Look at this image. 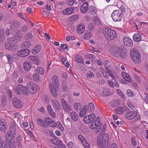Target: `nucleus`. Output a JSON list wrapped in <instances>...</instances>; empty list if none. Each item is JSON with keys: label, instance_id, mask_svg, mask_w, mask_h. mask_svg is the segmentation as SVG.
<instances>
[{"label": "nucleus", "instance_id": "f257e3e1", "mask_svg": "<svg viewBox=\"0 0 148 148\" xmlns=\"http://www.w3.org/2000/svg\"><path fill=\"white\" fill-rule=\"evenodd\" d=\"M40 62L39 58L38 56H29L23 64L24 69L25 71H28L32 68V63L38 65Z\"/></svg>", "mask_w": 148, "mask_h": 148}, {"label": "nucleus", "instance_id": "f03ea898", "mask_svg": "<svg viewBox=\"0 0 148 148\" xmlns=\"http://www.w3.org/2000/svg\"><path fill=\"white\" fill-rule=\"evenodd\" d=\"M52 80L53 83L49 84L50 90L53 96L56 97L57 96L56 92L58 89V79L56 76H54L52 77Z\"/></svg>", "mask_w": 148, "mask_h": 148}, {"label": "nucleus", "instance_id": "7ed1b4c3", "mask_svg": "<svg viewBox=\"0 0 148 148\" xmlns=\"http://www.w3.org/2000/svg\"><path fill=\"white\" fill-rule=\"evenodd\" d=\"M110 50L112 53L114 54L115 56H120L121 58H125L127 56L126 53L124 49L122 47L120 48L113 46L111 47Z\"/></svg>", "mask_w": 148, "mask_h": 148}, {"label": "nucleus", "instance_id": "20e7f679", "mask_svg": "<svg viewBox=\"0 0 148 148\" xmlns=\"http://www.w3.org/2000/svg\"><path fill=\"white\" fill-rule=\"evenodd\" d=\"M105 38L109 40H111L115 39L116 37L115 32L109 28H106L103 32Z\"/></svg>", "mask_w": 148, "mask_h": 148}, {"label": "nucleus", "instance_id": "39448f33", "mask_svg": "<svg viewBox=\"0 0 148 148\" xmlns=\"http://www.w3.org/2000/svg\"><path fill=\"white\" fill-rule=\"evenodd\" d=\"M130 55L132 61L135 64H138L140 62L141 57L139 51L136 49H132Z\"/></svg>", "mask_w": 148, "mask_h": 148}, {"label": "nucleus", "instance_id": "423d86ee", "mask_svg": "<svg viewBox=\"0 0 148 148\" xmlns=\"http://www.w3.org/2000/svg\"><path fill=\"white\" fill-rule=\"evenodd\" d=\"M13 42V38H8L5 42V47L6 49L9 50L14 51L17 50L18 48L17 45L15 44Z\"/></svg>", "mask_w": 148, "mask_h": 148}, {"label": "nucleus", "instance_id": "0eeeda50", "mask_svg": "<svg viewBox=\"0 0 148 148\" xmlns=\"http://www.w3.org/2000/svg\"><path fill=\"white\" fill-rule=\"evenodd\" d=\"M109 139V135L107 133L104 134L102 138L97 141V143L103 148H106Z\"/></svg>", "mask_w": 148, "mask_h": 148}, {"label": "nucleus", "instance_id": "6e6552de", "mask_svg": "<svg viewBox=\"0 0 148 148\" xmlns=\"http://www.w3.org/2000/svg\"><path fill=\"white\" fill-rule=\"evenodd\" d=\"M27 87L29 91L32 93L39 91L40 89L39 86L32 82H29L27 84Z\"/></svg>", "mask_w": 148, "mask_h": 148}, {"label": "nucleus", "instance_id": "1a4fd4ad", "mask_svg": "<svg viewBox=\"0 0 148 148\" xmlns=\"http://www.w3.org/2000/svg\"><path fill=\"white\" fill-rule=\"evenodd\" d=\"M121 12L118 10H114L112 14V17L114 21H119L121 20Z\"/></svg>", "mask_w": 148, "mask_h": 148}, {"label": "nucleus", "instance_id": "9d476101", "mask_svg": "<svg viewBox=\"0 0 148 148\" xmlns=\"http://www.w3.org/2000/svg\"><path fill=\"white\" fill-rule=\"evenodd\" d=\"M50 141L52 143L55 145L54 148H66L61 140L57 139H51Z\"/></svg>", "mask_w": 148, "mask_h": 148}, {"label": "nucleus", "instance_id": "9b49d317", "mask_svg": "<svg viewBox=\"0 0 148 148\" xmlns=\"http://www.w3.org/2000/svg\"><path fill=\"white\" fill-rule=\"evenodd\" d=\"M93 116L92 114L86 116L84 118V121L86 123H90L95 121V116L94 114H93Z\"/></svg>", "mask_w": 148, "mask_h": 148}, {"label": "nucleus", "instance_id": "f8f14e48", "mask_svg": "<svg viewBox=\"0 0 148 148\" xmlns=\"http://www.w3.org/2000/svg\"><path fill=\"white\" fill-rule=\"evenodd\" d=\"M12 103L14 106L16 108H21L23 106L21 101L18 99L14 98L13 100Z\"/></svg>", "mask_w": 148, "mask_h": 148}, {"label": "nucleus", "instance_id": "ddd939ff", "mask_svg": "<svg viewBox=\"0 0 148 148\" xmlns=\"http://www.w3.org/2000/svg\"><path fill=\"white\" fill-rule=\"evenodd\" d=\"M30 51L28 49H25L19 51L18 55L21 57H25L29 54Z\"/></svg>", "mask_w": 148, "mask_h": 148}, {"label": "nucleus", "instance_id": "4468645a", "mask_svg": "<svg viewBox=\"0 0 148 148\" xmlns=\"http://www.w3.org/2000/svg\"><path fill=\"white\" fill-rule=\"evenodd\" d=\"M137 114V112L136 111H129L126 114L125 118L127 119H131L135 117Z\"/></svg>", "mask_w": 148, "mask_h": 148}, {"label": "nucleus", "instance_id": "2eb2a0df", "mask_svg": "<svg viewBox=\"0 0 148 148\" xmlns=\"http://www.w3.org/2000/svg\"><path fill=\"white\" fill-rule=\"evenodd\" d=\"M45 123L49 125L52 127H55L56 125V123L53 120L49 117H47L44 120Z\"/></svg>", "mask_w": 148, "mask_h": 148}, {"label": "nucleus", "instance_id": "dca6fc26", "mask_svg": "<svg viewBox=\"0 0 148 148\" xmlns=\"http://www.w3.org/2000/svg\"><path fill=\"white\" fill-rule=\"evenodd\" d=\"M20 25L18 21L14 22L10 26V28L11 31H15L17 30Z\"/></svg>", "mask_w": 148, "mask_h": 148}, {"label": "nucleus", "instance_id": "f3484780", "mask_svg": "<svg viewBox=\"0 0 148 148\" xmlns=\"http://www.w3.org/2000/svg\"><path fill=\"white\" fill-rule=\"evenodd\" d=\"M97 119L95 120L93 123H92L90 125V129L94 130L96 129L99 124L100 121L99 117L97 118Z\"/></svg>", "mask_w": 148, "mask_h": 148}, {"label": "nucleus", "instance_id": "a211bd4d", "mask_svg": "<svg viewBox=\"0 0 148 148\" xmlns=\"http://www.w3.org/2000/svg\"><path fill=\"white\" fill-rule=\"evenodd\" d=\"M123 42L125 45L128 47H131L133 45L132 40L128 37H125L123 39Z\"/></svg>", "mask_w": 148, "mask_h": 148}, {"label": "nucleus", "instance_id": "6ab92c4d", "mask_svg": "<svg viewBox=\"0 0 148 148\" xmlns=\"http://www.w3.org/2000/svg\"><path fill=\"white\" fill-rule=\"evenodd\" d=\"M16 131H9L7 132L6 135V138H8V140L10 138L14 139L16 136Z\"/></svg>", "mask_w": 148, "mask_h": 148}, {"label": "nucleus", "instance_id": "aec40b11", "mask_svg": "<svg viewBox=\"0 0 148 148\" xmlns=\"http://www.w3.org/2000/svg\"><path fill=\"white\" fill-rule=\"evenodd\" d=\"M7 145L9 148H15V142L13 140V139L10 138L8 140L6 138Z\"/></svg>", "mask_w": 148, "mask_h": 148}, {"label": "nucleus", "instance_id": "412c9836", "mask_svg": "<svg viewBox=\"0 0 148 148\" xmlns=\"http://www.w3.org/2000/svg\"><path fill=\"white\" fill-rule=\"evenodd\" d=\"M61 101L62 106L64 111L66 112L69 111V110H70V107L63 99L62 98L61 99Z\"/></svg>", "mask_w": 148, "mask_h": 148}, {"label": "nucleus", "instance_id": "4be33fe9", "mask_svg": "<svg viewBox=\"0 0 148 148\" xmlns=\"http://www.w3.org/2000/svg\"><path fill=\"white\" fill-rule=\"evenodd\" d=\"M18 87L24 95H27L29 94V92L27 90L26 87L25 86L19 84L18 85Z\"/></svg>", "mask_w": 148, "mask_h": 148}, {"label": "nucleus", "instance_id": "5701e85b", "mask_svg": "<svg viewBox=\"0 0 148 148\" xmlns=\"http://www.w3.org/2000/svg\"><path fill=\"white\" fill-rule=\"evenodd\" d=\"M74 7H70L64 10L63 11L64 14L69 15L72 14L74 11Z\"/></svg>", "mask_w": 148, "mask_h": 148}, {"label": "nucleus", "instance_id": "b1692460", "mask_svg": "<svg viewBox=\"0 0 148 148\" xmlns=\"http://www.w3.org/2000/svg\"><path fill=\"white\" fill-rule=\"evenodd\" d=\"M6 124L3 119L1 120L0 121V130L1 131H4L6 130L7 128L6 127Z\"/></svg>", "mask_w": 148, "mask_h": 148}, {"label": "nucleus", "instance_id": "393cba45", "mask_svg": "<svg viewBox=\"0 0 148 148\" xmlns=\"http://www.w3.org/2000/svg\"><path fill=\"white\" fill-rule=\"evenodd\" d=\"M88 3L87 2H84L80 8L81 12L83 13H85L88 10Z\"/></svg>", "mask_w": 148, "mask_h": 148}, {"label": "nucleus", "instance_id": "a878e982", "mask_svg": "<svg viewBox=\"0 0 148 148\" xmlns=\"http://www.w3.org/2000/svg\"><path fill=\"white\" fill-rule=\"evenodd\" d=\"M52 104L53 107L58 110H60L61 108V106L59 103L56 100L52 101Z\"/></svg>", "mask_w": 148, "mask_h": 148}, {"label": "nucleus", "instance_id": "bb28decb", "mask_svg": "<svg viewBox=\"0 0 148 148\" xmlns=\"http://www.w3.org/2000/svg\"><path fill=\"white\" fill-rule=\"evenodd\" d=\"M142 36L138 34H135L133 36V40L136 42H139L141 41Z\"/></svg>", "mask_w": 148, "mask_h": 148}, {"label": "nucleus", "instance_id": "cd10ccee", "mask_svg": "<svg viewBox=\"0 0 148 148\" xmlns=\"http://www.w3.org/2000/svg\"><path fill=\"white\" fill-rule=\"evenodd\" d=\"M41 49V46L40 45H38L35 47L32 51V53L35 55L37 54L40 50Z\"/></svg>", "mask_w": 148, "mask_h": 148}, {"label": "nucleus", "instance_id": "c85d7f7f", "mask_svg": "<svg viewBox=\"0 0 148 148\" xmlns=\"http://www.w3.org/2000/svg\"><path fill=\"white\" fill-rule=\"evenodd\" d=\"M122 75L123 77L127 82H130L131 81V78L129 75L125 72H123Z\"/></svg>", "mask_w": 148, "mask_h": 148}, {"label": "nucleus", "instance_id": "c756f323", "mask_svg": "<svg viewBox=\"0 0 148 148\" xmlns=\"http://www.w3.org/2000/svg\"><path fill=\"white\" fill-rule=\"evenodd\" d=\"M1 102L2 106L4 107L6 106L7 103V101L5 96H2L1 98Z\"/></svg>", "mask_w": 148, "mask_h": 148}, {"label": "nucleus", "instance_id": "7c9ffc66", "mask_svg": "<svg viewBox=\"0 0 148 148\" xmlns=\"http://www.w3.org/2000/svg\"><path fill=\"white\" fill-rule=\"evenodd\" d=\"M36 121L38 125L42 127H46L47 125L45 124L44 121L41 119H37Z\"/></svg>", "mask_w": 148, "mask_h": 148}, {"label": "nucleus", "instance_id": "2f4dec72", "mask_svg": "<svg viewBox=\"0 0 148 148\" xmlns=\"http://www.w3.org/2000/svg\"><path fill=\"white\" fill-rule=\"evenodd\" d=\"M71 115L72 119L75 121H77L78 119V115L75 112H72L71 113Z\"/></svg>", "mask_w": 148, "mask_h": 148}, {"label": "nucleus", "instance_id": "473e14b6", "mask_svg": "<svg viewBox=\"0 0 148 148\" xmlns=\"http://www.w3.org/2000/svg\"><path fill=\"white\" fill-rule=\"evenodd\" d=\"M35 71L36 73L40 75H42L44 73V69L41 67L37 68L35 69Z\"/></svg>", "mask_w": 148, "mask_h": 148}, {"label": "nucleus", "instance_id": "72a5a7b5", "mask_svg": "<svg viewBox=\"0 0 148 148\" xmlns=\"http://www.w3.org/2000/svg\"><path fill=\"white\" fill-rule=\"evenodd\" d=\"M61 87L62 88V91L65 92L66 91L67 87V84L66 81H64L62 82Z\"/></svg>", "mask_w": 148, "mask_h": 148}, {"label": "nucleus", "instance_id": "f704fd0d", "mask_svg": "<svg viewBox=\"0 0 148 148\" xmlns=\"http://www.w3.org/2000/svg\"><path fill=\"white\" fill-rule=\"evenodd\" d=\"M77 30L79 33L82 34L84 32L85 28L82 26L78 25L77 27Z\"/></svg>", "mask_w": 148, "mask_h": 148}, {"label": "nucleus", "instance_id": "c9c22d12", "mask_svg": "<svg viewBox=\"0 0 148 148\" xmlns=\"http://www.w3.org/2000/svg\"><path fill=\"white\" fill-rule=\"evenodd\" d=\"M5 56L8 60V63L10 64H12L13 62L12 56L8 53L6 54Z\"/></svg>", "mask_w": 148, "mask_h": 148}, {"label": "nucleus", "instance_id": "e433bc0d", "mask_svg": "<svg viewBox=\"0 0 148 148\" xmlns=\"http://www.w3.org/2000/svg\"><path fill=\"white\" fill-rule=\"evenodd\" d=\"M47 108L49 113L52 117H54L55 113L53 112V109L51 106L48 105L47 106Z\"/></svg>", "mask_w": 148, "mask_h": 148}, {"label": "nucleus", "instance_id": "4c0bfd02", "mask_svg": "<svg viewBox=\"0 0 148 148\" xmlns=\"http://www.w3.org/2000/svg\"><path fill=\"white\" fill-rule=\"evenodd\" d=\"M75 60L78 63L83 64L84 63V61L81 56H77L75 57Z\"/></svg>", "mask_w": 148, "mask_h": 148}, {"label": "nucleus", "instance_id": "58836bf2", "mask_svg": "<svg viewBox=\"0 0 148 148\" xmlns=\"http://www.w3.org/2000/svg\"><path fill=\"white\" fill-rule=\"evenodd\" d=\"M13 38V42L15 43L20 41L21 39L20 36L18 34L15 35Z\"/></svg>", "mask_w": 148, "mask_h": 148}, {"label": "nucleus", "instance_id": "ea45409f", "mask_svg": "<svg viewBox=\"0 0 148 148\" xmlns=\"http://www.w3.org/2000/svg\"><path fill=\"white\" fill-rule=\"evenodd\" d=\"M91 32L90 31H88V30L86 31L84 35V38L85 39H88L91 37Z\"/></svg>", "mask_w": 148, "mask_h": 148}, {"label": "nucleus", "instance_id": "a19ab883", "mask_svg": "<svg viewBox=\"0 0 148 148\" xmlns=\"http://www.w3.org/2000/svg\"><path fill=\"white\" fill-rule=\"evenodd\" d=\"M115 110L117 113L119 114H122L123 112V108L121 107L116 108Z\"/></svg>", "mask_w": 148, "mask_h": 148}, {"label": "nucleus", "instance_id": "79ce46f5", "mask_svg": "<svg viewBox=\"0 0 148 148\" xmlns=\"http://www.w3.org/2000/svg\"><path fill=\"white\" fill-rule=\"evenodd\" d=\"M116 82V81L114 79H112L111 81L108 80V84L112 88H113L114 84V82Z\"/></svg>", "mask_w": 148, "mask_h": 148}, {"label": "nucleus", "instance_id": "37998d69", "mask_svg": "<svg viewBox=\"0 0 148 148\" xmlns=\"http://www.w3.org/2000/svg\"><path fill=\"white\" fill-rule=\"evenodd\" d=\"M9 131H16V126L14 123H11Z\"/></svg>", "mask_w": 148, "mask_h": 148}, {"label": "nucleus", "instance_id": "c03bdc74", "mask_svg": "<svg viewBox=\"0 0 148 148\" xmlns=\"http://www.w3.org/2000/svg\"><path fill=\"white\" fill-rule=\"evenodd\" d=\"M121 105V102L119 101L116 100L113 101L112 106L113 107H116Z\"/></svg>", "mask_w": 148, "mask_h": 148}, {"label": "nucleus", "instance_id": "a18cd8bd", "mask_svg": "<svg viewBox=\"0 0 148 148\" xmlns=\"http://www.w3.org/2000/svg\"><path fill=\"white\" fill-rule=\"evenodd\" d=\"M88 110H89L90 112H92L94 110L95 107L93 103H90L88 105Z\"/></svg>", "mask_w": 148, "mask_h": 148}, {"label": "nucleus", "instance_id": "49530a36", "mask_svg": "<svg viewBox=\"0 0 148 148\" xmlns=\"http://www.w3.org/2000/svg\"><path fill=\"white\" fill-rule=\"evenodd\" d=\"M75 0H68L66 4L68 6H71L73 5L74 2L76 4L77 3V2H75Z\"/></svg>", "mask_w": 148, "mask_h": 148}, {"label": "nucleus", "instance_id": "de8ad7c7", "mask_svg": "<svg viewBox=\"0 0 148 148\" xmlns=\"http://www.w3.org/2000/svg\"><path fill=\"white\" fill-rule=\"evenodd\" d=\"M31 44L29 42L27 41L23 43L22 45L25 48H29L31 46Z\"/></svg>", "mask_w": 148, "mask_h": 148}, {"label": "nucleus", "instance_id": "09e8293b", "mask_svg": "<svg viewBox=\"0 0 148 148\" xmlns=\"http://www.w3.org/2000/svg\"><path fill=\"white\" fill-rule=\"evenodd\" d=\"M78 18V16L77 15H75L71 16L69 18V20L71 22H73L76 21Z\"/></svg>", "mask_w": 148, "mask_h": 148}, {"label": "nucleus", "instance_id": "8fccbe9b", "mask_svg": "<svg viewBox=\"0 0 148 148\" xmlns=\"http://www.w3.org/2000/svg\"><path fill=\"white\" fill-rule=\"evenodd\" d=\"M97 12L96 10L94 8H92L90 9L89 12L92 15H95Z\"/></svg>", "mask_w": 148, "mask_h": 148}, {"label": "nucleus", "instance_id": "3c124183", "mask_svg": "<svg viewBox=\"0 0 148 148\" xmlns=\"http://www.w3.org/2000/svg\"><path fill=\"white\" fill-rule=\"evenodd\" d=\"M33 77L34 79L36 81L38 82L39 81V75L37 73L33 75Z\"/></svg>", "mask_w": 148, "mask_h": 148}, {"label": "nucleus", "instance_id": "603ef678", "mask_svg": "<svg viewBox=\"0 0 148 148\" xmlns=\"http://www.w3.org/2000/svg\"><path fill=\"white\" fill-rule=\"evenodd\" d=\"M33 37V35L31 33H28L27 35H25V38L26 39L28 40H30Z\"/></svg>", "mask_w": 148, "mask_h": 148}, {"label": "nucleus", "instance_id": "864d4df0", "mask_svg": "<svg viewBox=\"0 0 148 148\" xmlns=\"http://www.w3.org/2000/svg\"><path fill=\"white\" fill-rule=\"evenodd\" d=\"M82 141L81 143L83 145L85 148H89V144L85 140H84V141Z\"/></svg>", "mask_w": 148, "mask_h": 148}, {"label": "nucleus", "instance_id": "5fc2aeb1", "mask_svg": "<svg viewBox=\"0 0 148 148\" xmlns=\"http://www.w3.org/2000/svg\"><path fill=\"white\" fill-rule=\"evenodd\" d=\"M127 94L129 97H133L134 94L133 92L130 89H128L127 90Z\"/></svg>", "mask_w": 148, "mask_h": 148}, {"label": "nucleus", "instance_id": "6e6d98bb", "mask_svg": "<svg viewBox=\"0 0 148 148\" xmlns=\"http://www.w3.org/2000/svg\"><path fill=\"white\" fill-rule=\"evenodd\" d=\"M94 25L92 23L89 24L88 25V28L89 29V30L88 31H90V32H92L94 30Z\"/></svg>", "mask_w": 148, "mask_h": 148}, {"label": "nucleus", "instance_id": "4d7b16f0", "mask_svg": "<svg viewBox=\"0 0 148 148\" xmlns=\"http://www.w3.org/2000/svg\"><path fill=\"white\" fill-rule=\"evenodd\" d=\"M94 75L92 72L91 71H89L87 73V78H90L94 77Z\"/></svg>", "mask_w": 148, "mask_h": 148}, {"label": "nucleus", "instance_id": "13d9d810", "mask_svg": "<svg viewBox=\"0 0 148 148\" xmlns=\"http://www.w3.org/2000/svg\"><path fill=\"white\" fill-rule=\"evenodd\" d=\"M60 47L63 49H65L66 51H68L69 49V48L65 44H62L60 45Z\"/></svg>", "mask_w": 148, "mask_h": 148}, {"label": "nucleus", "instance_id": "bf43d9fd", "mask_svg": "<svg viewBox=\"0 0 148 148\" xmlns=\"http://www.w3.org/2000/svg\"><path fill=\"white\" fill-rule=\"evenodd\" d=\"M74 144L72 141L69 142L67 144V147L69 148H73L74 147Z\"/></svg>", "mask_w": 148, "mask_h": 148}, {"label": "nucleus", "instance_id": "052dcab7", "mask_svg": "<svg viewBox=\"0 0 148 148\" xmlns=\"http://www.w3.org/2000/svg\"><path fill=\"white\" fill-rule=\"evenodd\" d=\"M28 29V27L26 25H25L22 28L21 31L23 33H25L27 31Z\"/></svg>", "mask_w": 148, "mask_h": 148}, {"label": "nucleus", "instance_id": "680f3d73", "mask_svg": "<svg viewBox=\"0 0 148 148\" xmlns=\"http://www.w3.org/2000/svg\"><path fill=\"white\" fill-rule=\"evenodd\" d=\"M4 34L3 30L2 29H0V38L2 39L4 38Z\"/></svg>", "mask_w": 148, "mask_h": 148}, {"label": "nucleus", "instance_id": "e2e57ef3", "mask_svg": "<svg viewBox=\"0 0 148 148\" xmlns=\"http://www.w3.org/2000/svg\"><path fill=\"white\" fill-rule=\"evenodd\" d=\"M80 103H76L74 105V107L76 110H78L79 106H80Z\"/></svg>", "mask_w": 148, "mask_h": 148}, {"label": "nucleus", "instance_id": "0e129e2a", "mask_svg": "<svg viewBox=\"0 0 148 148\" xmlns=\"http://www.w3.org/2000/svg\"><path fill=\"white\" fill-rule=\"evenodd\" d=\"M19 90V88L18 86L17 87H16L14 88V90L15 92L18 95H20L21 94V92Z\"/></svg>", "mask_w": 148, "mask_h": 148}, {"label": "nucleus", "instance_id": "69168bd1", "mask_svg": "<svg viewBox=\"0 0 148 148\" xmlns=\"http://www.w3.org/2000/svg\"><path fill=\"white\" fill-rule=\"evenodd\" d=\"M92 23L94 25H95L96 26L99 25L100 22L99 20H97L94 21L93 23Z\"/></svg>", "mask_w": 148, "mask_h": 148}, {"label": "nucleus", "instance_id": "338daca9", "mask_svg": "<svg viewBox=\"0 0 148 148\" xmlns=\"http://www.w3.org/2000/svg\"><path fill=\"white\" fill-rule=\"evenodd\" d=\"M78 139L80 140V141L82 143V141H84V140H85L84 137L81 135H79L78 137Z\"/></svg>", "mask_w": 148, "mask_h": 148}, {"label": "nucleus", "instance_id": "774afa93", "mask_svg": "<svg viewBox=\"0 0 148 148\" xmlns=\"http://www.w3.org/2000/svg\"><path fill=\"white\" fill-rule=\"evenodd\" d=\"M7 93L9 97L10 98H12V91L9 90L8 91Z\"/></svg>", "mask_w": 148, "mask_h": 148}]
</instances>
